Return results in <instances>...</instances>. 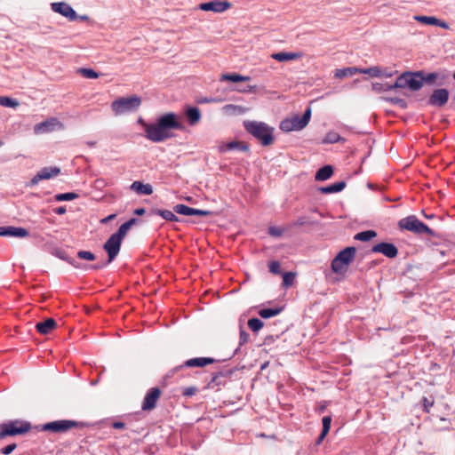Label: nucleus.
Masks as SVG:
<instances>
[{"label": "nucleus", "instance_id": "ddd939ff", "mask_svg": "<svg viewBox=\"0 0 455 455\" xmlns=\"http://www.w3.org/2000/svg\"><path fill=\"white\" fill-rule=\"evenodd\" d=\"M231 3L228 0H213L210 2L202 3L199 4V9L205 12H223L231 7Z\"/></svg>", "mask_w": 455, "mask_h": 455}, {"label": "nucleus", "instance_id": "e2e57ef3", "mask_svg": "<svg viewBox=\"0 0 455 455\" xmlns=\"http://www.w3.org/2000/svg\"><path fill=\"white\" fill-rule=\"evenodd\" d=\"M196 391V387H187L184 389L183 395L186 396H191V395H195Z\"/></svg>", "mask_w": 455, "mask_h": 455}, {"label": "nucleus", "instance_id": "37998d69", "mask_svg": "<svg viewBox=\"0 0 455 455\" xmlns=\"http://www.w3.org/2000/svg\"><path fill=\"white\" fill-rule=\"evenodd\" d=\"M295 274L293 272H285L283 275V285L284 287H290L293 284Z\"/></svg>", "mask_w": 455, "mask_h": 455}, {"label": "nucleus", "instance_id": "f03ea898", "mask_svg": "<svg viewBox=\"0 0 455 455\" xmlns=\"http://www.w3.org/2000/svg\"><path fill=\"white\" fill-rule=\"evenodd\" d=\"M244 130L256 139L263 147H268L275 141V128L264 122L259 121H243Z\"/></svg>", "mask_w": 455, "mask_h": 455}, {"label": "nucleus", "instance_id": "9b49d317", "mask_svg": "<svg viewBox=\"0 0 455 455\" xmlns=\"http://www.w3.org/2000/svg\"><path fill=\"white\" fill-rule=\"evenodd\" d=\"M123 240L112 234L103 245V249L108 253V262H112L118 255Z\"/></svg>", "mask_w": 455, "mask_h": 455}, {"label": "nucleus", "instance_id": "a211bd4d", "mask_svg": "<svg viewBox=\"0 0 455 455\" xmlns=\"http://www.w3.org/2000/svg\"><path fill=\"white\" fill-rule=\"evenodd\" d=\"M299 118L300 116L296 115L291 118L283 120L280 124V129L285 132L302 130L305 126H300V124H298Z\"/></svg>", "mask_w": 455, "mask_h": 455}, {"label": "nucleus", "instance_id": "69168bd1", "mask_svg": "<svg viewBox=\"0 0 455 455\" xmlns=\"http://www.w3.org/2000/svg\"><path fill=\"white\" fill-rule=\"evenodd\" d=\"M112 427L116 429H123L125 427V423L122 422V421H115L113 422L112 424Z\"/></svg>", "mask_w": 455, "mask_h": 455}, {"label": "nucleus", "instance_id": "bb28decb", "mask_svg": "<svg viewBox=\"0 0 455 455\" xmlns=\"http://www.w3.org/2000/svg\"><path fill=\"white\" fill-rule=\"evenodd\" d=\"M333 174V168L331 165H324L317 170L315 179L318 181H324L330 179Z\"/></svg>", "mask_w": 455, "mask_h": 455}, {"label": "nucleus", "instance_id": "a878e982", "mask_svg": "<svg viewBox=\"0 0 455 455\" xmlns=\"http://www.w3.org/2000/svg\"><path fill=\"white\" fill-rule=\"evenodd\" d=\"M150 214L161 216L164 220L167 221L176 222L180 220L179 218L174 214V212L169 210L153 208L150 211Z\"/></svg>", "mask_w": 455, "mask_h": 455}, {"label": "nucleus", "instance_id": "f8f14e48", "mask_svg": "<svg viewBox=\"0 0 455 455\" xmlns=\"http://www.w3.org/2000/svg\"><path fill=\"white\" fill-rule=\"evenodd\" d=\"M60 172V169L59 167H44L41 169L29 181L28 184V187H34L39 183V181L44 180H49L52 177L59 175Z\"/></svg>", "mask_w": 455, "mask_h": 455}, {"label": "nucleus", "instance_id": "cd10ccee", "mask_svg": "<svg viewBox=\"0 0 455 455\" xmlns=\"http://www.w3.org/2000/svg\"><path fill=\"white\" fill-rule=\"evenodd\" d=\"M220 81H228L232 83L246 82L250 81L251 77L247 76H242L237 73H227L220 76Z\"/></svg>", "mask_w": 455, "mask_h": 455}, {"label": "nucleus", "instance_id": "864d4df0", "mask_svg": "<svg viewBox=\"0 0 455 455\" xmlns=\"http://www.w3.org/2000/svg\"><path fill=\"white\" fill-rule=\"evenodd\" d=\"M387 86H388V84L373 83L372 90L376 92H388Z\"/></svg>", "mask_w": 455, "mask_h": 455}, {"label": "nucleus", "instance_id": "f3484780", "mask_svg": "<svg viewBox=\"0 0 455 455\" xmlns=\"http://www.w3.org/2000/svg\"><path fill=\"white\" fill-rule=\"evenodd\" d=\"M29 233L27 228L14 226L0 227V236H12L23 238L28 236Z\"/></svg>", "mask_w": 455, "mask_h": 455}, {"label": "nucleus", "instance_id": "2f4dec72", "mask_svg": "<svg viewBox=\"0 0 455 455\" xmlns=\"http://www.w3.org/2000/svg\"><path fill=\"white\" fill-rule=\"evenodd\" d=\"M439 77H440L439 72L427 73L424 70H422L421 80H422L423 85H424V83H426L427 84H434Z\"/></svg>", "mask_w": 455, "mask_h": 455}, {"label": "nucleus", "instance_id": "4c0bfd02", "mask_svg": "<svg viewBox=\"0 0 455 455\" xmlns=\"http://www.w3.org/2000/svg\"><path fill=\"white\" fill-rule=\"evenodd\" d=\"M78 73L85 78L96 79L100 76V74L92 68H80Z\"/></svg>", "mask_w": 455, "mask_h": 455}, {"label": "nucleus", "instance_id": "6e6d98bb", "mask_svg": "<svg viewBox=\"0 0 455 455\" xmlns=\"http://www.w3.org/2000/svg\"><path fill=\"white\" fill-rule=\"evenodd\" d=\"M249 340V333L246 332L242 327L240 328V334H239V345L242 346L248 342Z\"/></svg>", "mask_w": 455, "mask_h": 455}, {"label": "nucleus", "instance_id": "473e14b6", "mask_svg": "<svg viewBox=\"0 0 455 455\" xmlns=\"http://www.w3.org/2000/svg\"><path fill=\"white\" fill-rule=\"evenodd\" d=\"M344 141V139L335 132H329L323 138L322 143L323 144H333L339 141Z\"/></svg>", "mask_w": 455, "mask_h": 455}, {"label": "nucleus", "instance_id": "dca6fc26", "mask_svg": "<svg viewBox=\"0 0 455 455\" xmlns=\"http://www.w3.org/2000/svg\"><path fill=\"white\" fill-rule=\"evenodd\" d=\"M161 395V390L159 387H155L150 388L146 394L143 403H142V410L143 411H151L156 406V403Z\"/></svg>", "mask_w": 455, "mask_h": 455}, {"label": "nucleus", "instance_id": "39448f33", "mask_svg": "<svg viewBox=\"0 0 455 455\" xmlns=\"http://www.w3.org/2000/svg\"><path fill=\"white\" fill-rule=\"evenodd\" d=\"M400 229H405L417 235L427 234L431 236H438L437 234L420 221L415 215H410L398 221Z\"/></svg>", "mask_w": 455, "mask_h": 455}, {"label": "nucleus", "instance_id": "b1692460", "mask_svg": "<svg viewBox=\"0 0 455 455\" xmlns=\"http://www.w3.org/2000/svg\"><path fill=\"white\" fill-rule=\"evenodd\" d=\"M301 55L302 54L300 52H279L273 53L271 55V58L277 61L283 62V61L297 60V59L300 58Z\"/></svg>", "mask_w": 455, "mask_h": 455}, {"label": "nucleus", "instance_id": "1a4fd4ad", "mask_svg": "<svg viewBox=\"0 0 455 455\" xmlns=\"http://www.w3.org/2000/svg\"><path fill=\"white\" fill-rule=\"evenodd\" d=\"M450 92L446 88H437L433 90L429 95L427 104L435 108H443L449 100Z\"/></svg>", "mask_w": 455, "mask_h": 455}, {"label": "nucleus", "instance_id": "6e6552de", "mask_svg": "<svg viewBox=\"0 0 455 455\" xmlns=\"http://www.w3.org/2000/svg\"><path fill=\"white\" fill-rule=\"evenodd\" d=\"M421 76L422 70L405 71L402 73L404 88H408L411 92L419 91L423 87Z\"/></svg>", "mask_w": 455, "mask_h": 455}, {"label": "nucleus", "instance_id": "c9c22d12", "mask_svg": "<svg viewBox=\"0 0 455 455\" xmlns=\"http://www.w3.org/2000/svg\"><path fill=\"white\" fill-rule=\"evenodd\" d=\"M55 200L58 202L71 201L79 197V195L75 192L60 193L55 195Z\"/></svg>", "mask_w": 455, "mask_h": 455}, {"label": "nucleus", "instance_id": "f704fd0d", "mask_svg": "<svg viewBox=\"0 0 455 455\" xmlns=\"http://www.w3.org/2000/svg\"><path fill=\"white\" fill-rule=\"evenodd\" d=\"M19 105L20 102L15 99L7 96H0V106L14 108Z\"/></svg>", "mask_w": 455, "mask_h": 455}, {"label": "nucleus", "instance_id": "338daca9", "mask_svg": "<svg viewBox=\"0 0 455 455\" xmlns=\"http://www.w3.org/2000/svg\"><path fill=\"white\" fill-rule=\"evenodd\" d=\"M328 434H324L323 431L321 432V434L319 435V436L316 438L315 440V444L316 445H320L323 441L324 440V438L326 437Z\"/></svg>", "mask_w": 455, "mask_h": 455}, {"label": "nucleus", "instance_id": "a18cd8bd", "mask_svg": "<svg viewBox=\"0 0 455 455\" xmlns=\"http://www.w3.org/2000/svg\"><path fill=\"white\" fill-rule=\"evenodd\" d=\"M311 118V108H307L303 115L299 118V122L298 124H300V126H307L309 123Z\"/></svg>", "mask_w": 455, "mask_h": 455}, {"label": "nucleus", "instance_id": "7ed1b4c3", "mask_svg": "<svg viewBox=\"0 0 455 455\" xmlns=\"http://www.w3.org/2000/svg\"><path fill=\"white\" fill-rule=\"evenodd\" d=\"M141 105V98L138 95L120 97L111 103L112 111L116 116L135 112Z\"/></svg>", "mask_w": 455, "mask_h": 455}, {"label": "nucleus", "instance_id": "49530a36", "mask_svg": "<svg viewBox=\"0 0 455 455\" xmlns=\"http://www.w3.org/2000/svg\"><path fill=\"white\" fill-rule=\"evenodd\" d=\"M51 124H52V123L49 120L42 122V123H39V124H37L35 126V131L36 132H49Z\"/></svg>", "mask_w": 455, "mask_h": 455}, {"label": "nucleus", "instance_id": "2eb2a0df", "mask_svg": "<svg viewBox=\"0 0 455 455\" xmlns=\"http://www.w3.org/2000/svg\"><path fill=\"white\" fill-rule=\"evenodd\" d=\"M371 251L381 253L389 259H394L398 255L397 247L394 243L387 242H381L373 245Z\"/></svg>", "mask_w": 455, "mask_h": 455}, {"label": "nucleus", "instance_id": "c03bdc74", "mask_svg": "<svg viewBox=\"0 0 455 455\" xmlns=\"http://www.w3.org/2000/svg\"><path fill=\"white\" fill-rule=\"evenodd\" d=\"M421 403H422V406H423V411L426 413H429L430 408L435 403V398L434 397L428 398V397L423 396L421 399Z\"/></svg>", "mask_w": 455, "mask_h": 455}, {"label": "nucleus", "instance_id": "a19ab883", "mask_svg": "<svg viewBox=\"0 0 455 455\" xmlns=\"http://www.w3.org/2000/svg\"><path fill=\"white\" fill-rule=\"evenodd\" d=\"M314 221L307 216H299L296 221L291 224V227H302V226H312Z\"/></svg>", "mask_w": 455, "mask_h": 455}, {"label": "nucleus", "instance_id": "0eeeda50", "mask_svg": "<svg viewBox=\"0 0 455 455\" xmlns=\"http://www.w3.org/2000/svg\"><path fill=\"white\" fill-rule=\"evenodd\" d=\"M86 424L71 419L54 420L42 425L41 430L52 433H65L73 427H84Z\"/></svg>", "mask_w": 455, "mask_h": 455}, {"label": "nucleus", "instance_id": "774afa93", "mask_svg": "<svg viewBox=\"0 0 455 455\" xmlns=\"http://www.w3.org/2000/svg\"><path fill=\"white\" fill-rule=\"evenodd\" d=\"M53 212L58 215H62L66 213L67 210L65 206H59L53 210Z\"/></svg>", "mask_w": 455, "mask_h": 455}, {"label": "nucleus", "instance_id": "4be33fe9", "mask_svg": "<svg viewBox=\"0 0 455 455\" xmlns=\"http://www.w3.org/2000/svg\"><path fill=\"white\" fill-rule=\"evenodd\" d=\"M130 188L138 195L149 196L153 193V188L150 184H145L139 180L133 181Z\"/></svg>", "mask_w": 455, "mask_h": 455}, {"label": "nucleus", "instance_id": "72a5a7b5", "mask_svg": "<svg viewBox=\"0 0 455 455\" xmlns=\"http://www.w3.org/2000/svg\"><path fill=\"white\" fill-rule=\"evenodd\" d=\"M358 74H366L372 77H379L382 76V71L378 66H373L368 68H359Z\"/></svg>", "mask_w": 455, "mask_h": 455}, {"label": "nucleus", "instance_id": "c756f323", "mask_svg": "<svg viewBox=\"0 0 455 455\" xmlns=\"http://www.w3.org/2000/svg\"><path fill=\"white\" fill-rule=\"evenodd\" d=\"M283 307L261 308L258 311V314L260 317L264 319H268L279 315L283 311Z\"/></svg>", "mask_w": 455, "mask_h": 455}, {"label": "nucleus", "instance_id": "f257e3e1", "mask_svg": "<svg viewBox=\"0 0 455 455\" xmlns=\"http://www.w3.org/2000/svg\"><path fill=\"white\" fill-rule=\"evenodd\" d=\"M185 126L173 112L160 116L155 123L145 124V137L155 143L163 142L172 137L171 130L183 131Z\"/></svg>", "mask_w": 455, "mask_h": 455}, {"label": "nucleus", "instance_id": "09e8293b", "mask_svg": "<svg viewBox=\"0 0 455 455\" xmlns=\"http://www.w3.org/2000/svg\"><path fill=\"white\" fill-rule=\"evenodd\" d=\"M398 88L404 89L402 74L396 78V80L394 84H388V86H387L388 91H392V90L398 89Z\"/></svg>", "mask_w": 455, "mask_h": 455}, {"label": "nucleus", "instance_id": "aec40b11", "mask_svg": "<svg viewBox=\"0 0 455 455\" xmlns=\"http://www.w3.org/2000/svg\"><path fill=\"white\" fill-rule=\"evenodd\" d=\"M56 327L57 323L53 318H47L36 323V331L43 335L49 334Z\"/></svg>", "mask_w": 455, "mask_h": 455}, {"label": "nucleus", "instance_id": "423d86ee", "mask_svg": "<svg viewBox=\"0 0 455 455\" xmlns=\"http://www.w3.org/2000/svg\"><path fill=\"white\" fill-rule=\"evenodd\" d=\"M31 429V424L28 421L14 419L0 424V440L7 436L20 435L28 433Z\"/></svg>", "mask_w": 455, "mask_h": 455}, {"label": "nucleus", "instance_id": "5701e85b", "mask_svg": "<svg viewBox=\"0 0 455 455\" xmlns=\"http://www.w3.org/2000/svg\"><path fill=\"white\" fill-rule=\"evenodd\" d=\"M232 371H220L212 374V379L209 382L210 387H219L225 384V379L232 374Z\"/></svg>", "mask_w": 455, "mask_h": 455}, {"label": "nucleus", "instance_id": "9d476101", "mask_svg": "<svg viewBox=\"0 0 455 455\" xmlns=\"http://www.w3.org/2000/svg\"><path fill=\"white\" fill-rule=\"evenodd\" d=\"M51 9L52 12L62 15L67 18L69 21H75L78 19V14L73 9V7L66 2H54L51 4Z\"/></svg>", "mask_w": 455, "mask_h": 455}, {"label": "nucleus", "instance_id": "ea45409f", "mask_svg": "<svg viewBox=\"0 0 455 455\" xmlns=\"http://www.w3.org/2000/svg\"><path fill=\"white\" fill-rule=\"evenodd\" d=\"M415 20L419 21L420 23L426 24V25H433L435 26L437 22H439V19L434 17V16H415Z\"/></svg>", "mask_w": 455, "mask_h": 455}, {"label": "nucleus", "instance_id": "052dcab7", "mask_svg": "<svg viewBox=\"0 0 455 455\" xmlns=\"http://www.w3.org/2000/svg\"><path fill=\"white\" fill-rule=\"evenodd\" d=\"M237 91L241 92H257V85H246L244 87L237 88Z\"/></svg>", "mask_w": 455, "mask_h": 455}, {"label": "nucleus", "instance_id": "13d9d810", "mask_svg": "<svg viewBox=\"0 0 455 455\" xmlns=\"http://www.w3.org/2000/svg\"><path fill=\"white\" fill-rule=\"evenodd\" d=\"M17 447L16 443L8 444L1 449V453L4 455L11 454Z\"/></svg>", "mask_w": 455, "mask_h": 455}, {"label": "nucleus", "instance_id": "4d7b16f0", "mask_svg": "<svg viewBox=\"0 0 455 455\" xmlns=\"http://www.w3.org/2000/svg\"><path fill=\"white\" fill-rule=\"evenodd\" d=\"M283 229L276 228V227H269L268 228V234L275 237H279L283 235Z\"/></svg>", "mask_w": 455, "mask_h": 455}, {"label": "nucleus", "instance_id": "c85d7f7f", "mask_svg": "<svg viewBox=\"0 0 455 455\" xmlns=\"http://www.w3.org/2000/svg\"><path fill=\"white\" fill-rule=\"evenodd\" d=\"M359 68L355 67H348L343 68H338L335 70L334 76L339 79H342L344 77L353 76L355 74H358Z\"/></svg>", "mask_w": 455, "mask_h": 455}, {"label": "nucleus", "instance_id": "603ef678", "mask_svg": "<svg viewBox=\"0 0 455 455\" xmlns=\"http://www.w3.org/2000/svg\"><path fill=\"white\" fill-rule=\"evenodd\" d=\"M331 416H324L322 419V424L323 428L322 431H323L324 434H328L331 428Z\"/></svg>", "mask_w": 455, "mask_h": 455}, {"label": "nucleus", "instance_id": "79ce46f5", "mask_svg": "<svg viewBox=\"0 0 455 455\" xmlns=\"http://www.w3.org/2000/svg\"><path fill=\"white\" fill-rule=\"evenodd\" d=\"M387 102L393 104V105H395V106H398L400 107L401 108H407L408 107V103L407 101L404 100V99H402V98H398V97H390V98H386L385 99Z\"/></svg>", "mask_w": 455, "mask_h": 455}, {"label": "nucleus", "instance_id": "e433bc0d", "mask_svg": "<svg viewBox=\"0 0 455 455\" xmlns=\"http://www.w3.org/2000/svg\"><path fill=\"white\" fill-rule=\"evenodd\" d=\"M263 326H264V323L257 317H252L248 320V327L253 332H258Z\"/></svg>", "mask_w": 455, "mask_h": 455}, {"label": "nucleus", "instance_id": "680f3d73", "mask_svg": "<svg viewBox=\"0 0 455 455\" xmlns=\"http://www.w3.org/2000/svg\"><path fill=\"white\" fill-rule=\"evenodd\" d=\"M110 262H108V259L105 262H98L96 264H93L90 267V269H92V270H100V269H102L104 267H106Z\"/></svg>", "mask_w": 455, "mask_h": 455}, {"label": "nucleus", "instance_id": "412c9836", "mask_svg": "<svg viewBox=\"0 0 455 455\" xmlns=\"http://www.w3.org/2000/svg\"><path fill=\"white\" fill-rule=\"evenodd\" d=\"M185 116L189 125L196 124L201 119V111L197 107L188 106L185 109Z\"/></svg>", "mask_w": 455, "mask_h": 455}, {"label": "nucleus", "instance_id": "58836bf2", "mask_svg": "<svg viewBox=\"0 0 455 455\" xmlns=\"http://www.w3.org/2000/svg\"><path fill=\"white\" fill-rule=\"evenodd\" d=\"M173 212L180 215L191 216L192 207L180 204L173 207Z\"/></svg>", "mask_w": 455, "mask_h": 455}, {"label": "nucleus", "instance_id": "7c9ffc66", "mask_svg": "<svg viewBox=\"0 0 455 455\" xmlns=\"http://www.w3.org/2000/svg\"><path fill=\"white\" fill-rule=\"evenodd\" d=\"M377 236V232L374 230H365L355 234L354 236L355 240L368 242Z\"/></svg>", "mask_w": 455, "mask_h": 455}, {"label": "nucleus", "instance_id": "0e129e2a", "mask_svg": "<svg viewBox=\"0 0 455 455\" xmlns=\"http://www.w3.org/2000/svg\"><path fill=\"white\" fill-rule=\"evenodd\" d=\"M326 407H327V402H321L318 405V407L316 408V411L318 413H323L324 412V411L326 410Z\"/></svg>", "mask_w": 455, "mask_h": 455}, {"label": "nucleus", "instance_id": "bf43d9fd", "mask_svg": "<svg viewBox=\"0 0 455 455\" xmlns=\"http://www.w3.org/2000/svg\"><path fill=\"white\" fill-rule=\"evenodd\" d=\"M225 108L228 110H233V113H235V114H243L244 112V109L243 107L232 105V104L226 105Z\"/></svg>", "mask_w": 455, "mask_h": 455}, {"label": "nucleus", "instance_id": "3c124183", "mask_svg": "<svg viewBox=\"0 0 455 455\" xmlns=\"http://www.w3.org/2000/svg\"><path fill=\"white\" fill-rule=\"evenodd\" d=\"M269 271L274 275L281 274V265L279 261L273 260L269 263Z\"/></svg>", "mask_w": 455, "mask_h": 455}, {"label": "nucleus", "instance_id": "393cba45", "mask_svg": "<svg viewBox=\"0 0 455 455\" xmlns=\"http://www.w3.org/2000/svg\"><path fill=\"white\" fill-rule=\"evenodd\" d=\"M346 188V181L341 180L335 182L333 184L325 186V187H320L319 191L322 194H333V193H339L341 192Z\"/></svg>", "mask_w": 455, "mask_h": 455}, {"label": "nucleus", "instance_id": "4468645a", "mask_svg": "<svg viewBox=\"0 0 455 455\" xmlns=\"http://www.w3.org/2000/svg\"><path fill=\"white\" fill-rule=\"evenodd\" d=\"M216 360L212 357H195L185 361L182 364L175 367L172 371H180L185 367L187 368H194V367H204L208 364H212L215 363Z\"/></svg>", "mask_w": 455, "mask_h": 455}, {"label": "nucleus", "instance_id": "20e7f679", "mask_svg": "<svg viewBox=\"0 0 455 455\" xmlns=\"http://www.w3.org/2000/svg\"><path fill=\"white\" fill-rule=\"evenodd\" d=\"M356 249L354 246H348L338 252L331 260V267L335 274H343L347 270V267L354 260Z\"/></svg>", "mask_w": 455, "mask_h": 455}, {"label": "nucleus", "instance_id": "5fc2aeb1", "mask_svg": "<svg viewBox=\"0 0 455 455\" xmlns=\"http://www.w3.org/2000/svg\"><path fill=\"white\" fill-rule=\"evenodd\" d=\"M194 215L200 216V217H206V216L212 215V212L206 211V210L192 208L191 216H194Z\"/></svg>", "mask_w": 455, "mask_h": 455}, {"label": "nucleus", "instance_id": "8fccbe9b", "mask_svg": "<svg viewBox=\"0 0 455 455\" xmlns=\"http://www.w3.org/2000/svg\"><path fill=\"white\" fill-rule=\"evenodd\" d=\"M130 229V228H128V225H126L125 223L122 224L119 228L117 229V231L116 233H114V235H116L118 238H120L121 240H124V238L125 237L128 230Z\"/></svg>", "mask_w": 455, "mask_h": 455}, {"label": "nucleus", "instance_id": "6ab92c4d", "mask_svg": "<svg viewBox=\"0 0 455 455\" xmlns=\"http://www.w3.org/2000/svg\"><path fill=\"white\" fill-rule=\"evenodd\" d=\"M234 149L250 153V145L243 141L234 140V141L223 143L222 145L219 146V151L220 153H224L226 151L234 150Z\"/></svg>", "mask_w": 455, "mask_h": 455}, {"label": "nucleus", "instance_id": "de8ad7c7", "mask_svg": "<svg viewBox=\"0 0 455 455\" xmlns=\"http://www.w3.org/2000/svg\"><path fill=\"white\" fill-rule=\"evenodd\" d=\"M77 257L81 259H85L88 261H92L96 259L95 255L88 251H79L77 252Z\"/></svg>", "mask_w": 455, "mask_h": 455}]
</instances>
